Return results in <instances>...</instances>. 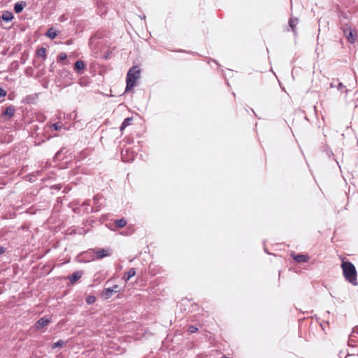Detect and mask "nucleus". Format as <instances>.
<instances>
[{
	"instance_id": "5701e85b",
	"label": "nucleus",
	"mask_w": 358,
	"mask_h": 358,
	"mask_svg": "<svg viewBox=\"0 0 358 358\" xmlns=\"http://www.w3.org/2000/svg\"><path fill=\"white\" fill-rule=\"evenodd\" d=\"M96 301V297L94 296H88L86 298V302L88 305L93 304Z\"/></svg>"
},
{
	"instance_id": "6e6552de",
	"label": "nucleus",
	"mask_w": 358,
	"mask_h": 358,
	"mask_svg": "<svg viewBox=\"0 0 358 358\" xmlns=\"http://www.w3.org/2000/svg\"><path fill=\"white\" fill-rule=\"evenodd\" d=\"M85 68V64L82 60H78L76 62L73 66V69L78 74H82Z\"/></svg>"
},
{
	"instance_id": "393cba45",
	"label": "nucleus",
	"mask_w": 358,
	"mask_h": 358,
	"mask_svg": "<svg viewBox=\"0 0 358 358\" xmlns=\"http://www.w3.org/2000/svg\"><path fill=\"white\" fill-rule=\"evenodd\" d=\"M67 59V54L66 52H61L58 57L57 63L62 62Z\"/></svg>"
},
{
	"instance_id": "473e14b6",
	"label": "nucleus",
	"mask_w": 358,
	"mask_h": 358,
	"mask_svg": "<svg viewBox=\"0 0 358 358\" xmlns=\"http://www.w3.org/2000/svg\"><path fill=\"white\" fill-rule=\"evenodd\" d=\"M35 99H36V96H35V95H33V102H34Z\"/></svg>"
},
{
	"instance_id": "39448f33",
	"label": "nucleus",
	"mask_w": 358,
	"mask_h": 358,
	"mask_svg": "<svg viewBox=\"0 0 358 358\" xmlns=\"http://www.w3.org/2000/svg\"><path fill=\"white\" fill-rule=\"evenodd\" d=\"M50 323V320L46 317L40 318L35 324L36 330H40L43 327L48 326Z\"/></svg>"
},
{
	"instance_id": "9b49d317",
	"label": "nucleus",
	"mask_w": 358,
	"mask_h": 358,
	"mask_svg": "<svg viewBox=\"0 0 358 358\" xmlns=\"http://www.w3.org/2000/svg\"><path fill=\"white\" fill-rule=\"evenodd\" d=\"M73 27H75V29H73L71 32H73L74 34H76L78 32H81L83 30V27L81 26V22L79 20H73L71 22Z\"/></svg>"
},
{
	"instance_id": "4be33fe9",
	"label": "nucleus",
	"mask_w": 358,
	"mask_h": 358,
	"mask_svg": "<svg viewBox=\"0 0 358 358\" xmlns=\"http://www.w3.org/2000/svg\"><path fill=\"white\" fill-rule=\"evenodd\" d=\"M64 149H62L61 150L58 151L56 155H55V161H58V160H60L61 159H64L65 157H62L63 155V152H64Z\"/></svg>"
},
{
	"instance_id": "b1692460",
	"label": "nucleus",
	"mask_w": 358,
	"mask_h": 358,
	"mask_svg": "<svg viewBox=\"0 0 358 358\" xmlns=\"http://www.w3.org/2000/svg\"><path fill=\"white\" fill-rule=\"evenodd\" d=\"M85 234V231L83 228L79 229L78 231H76V230L75 229H71V231L69 232V234Z\"/></svg>"
},
{
	"instance_id": "c9c22d12",
	"label": "nucleus",
	"mask_w": 358,
	"mask_h": 358,
	"mask_svg": "<svg viewBox=\"0 0 358 358\" xmlns=\"http://www.w3.org/2000/svg\"><path fill=\"white\" fill-rule=\"evenodd\" d=\"M357 355H358V353H357Z\"/></svg>"
},
{
	"instance_id": "2f4dec72",
	"label": "nucleus",
	"mask_w": 358,
	"mask_h": 358,
	"mask_svg": "<svg viewBox=\"0 0 358 358\" xmlns=\"http://www.w3.org/2000/svg\"><path fill=\"white\" fill-rule=\"evenodd\" d=\"M5 252L4 248L0 246V255L3 254Z\"/></svg>"
},
{
	"instance_id": "9d476101",
	"label": "nucleus",
	"mask_w": 358,
	"mask_h": 358,
	"mask_svg": "<svg viewBox=\"0 0 358 358\" xmlns=\"http://www.w3.org/2000/svg\"><path fill=\"white\" fill-rule=\"evenodd\" d=\"M292 258L298 263L306 262L309 259V257L306 255L297 254L292 255Z\"/></svg>"
},
{
	"instance_id": "ddd939ff",
	"label": "nucleus",
	"mask_w": 358,
	"mask_h": 358,
	"mask_svg": "<svg viewBox=\"0 0 358 358\" xmlns=\"http://www.w3.org/2000/svg\"><path fill=\"white\" fill-rule=\"evenodd\" d=\"M1 18L3 21L10 22L13 19V15L11 12L5 10L2 13Z\"/></svg>"
},
{
	"instance_id": "dca6fc26",
	"label": "nucleus",
	"mask_w": 358,
	"mask_h": 358,
	"mask_svg": "<svg viewBox=\"0 0 358 358\" xmlns=\"http://www.w3.org/2000/svg\"><path fill=\"white\" fill-rule=\"evenodd\" d=\"M133 119L132 117H127L125 118L123 121V122L121 124L120 130L122 131L127 126L130 125L131 124Z\"/></svg>"
},
{
	"instance_id": "f257e3e1",
	"label": "nucleus",
	"mask_w": 358,
	"mask_h": 358,
	"mask_svg": "<svg viewBox=\"0 0 358 358\" xmlns=\"http://www.w3.org/2000/svg\"><path fill=\"white\" fill-rule=\"evenodd\" d=\"M341 268L345 279L354 286L358 285L357 272L355 265L348 260L342 259Z\"/></svg>"
},
{
	"instance_id": "f03ea898",
	"label": "nucleus",
	"mask_w": 358,
	"mask_h": 358,
	"mask_svg": "<svg viewBox=\"0 0 358 358\" xmlns=\"http://www.w3.org/2000/svg\"><path fill=\"white\" fill-rule=\"evenodd\" d=\"M141 69L138 66H132L127 74V85L125 88V92L132 89L135 85L136 81L140 78Z\"/></svg>"
},
{
	"instance_id": "a211bd4d",
	"label": "nucleus",
	"mask_w": 358,
	"mask_h": 358,
	"mask_svg": "<svg viewBox=\"0 0 358 358\" xmlns=\"http://www.w3.org/2000/svg\"><path fill=\"white\" fill-rule=\"evenodd\" d=\"M127 222L124 218L116 220L115 221V224L116 227H117L119 228H122V227H125L127 225Z\"/></svg>"
},
{
	"instance_id": "a878e982",
	"label": "nucleus",
	"mask_w": 358,
	"mask_h": 358,
	"mask_svg": "<svg viewBox=\"0 0 358 358\" xmlns=\"http://www.w3.org/2000/svg\"><path fill=\"white\" fill-rule=\"evenodd\" d=\"M64 344V342L62 340H59L56 343H52V348L55 349L58 347H62Z\"/></svg>"
},
{
	"instance_id": "412c9836",
	"label": "nucleus",
	"mask_w": 358,
	"mask_h": 358,
	"mask_svg": "<svg viewBox=\"0 0 358 358\" xmlns=\"http://www.w3.org/2000/svg\"><path fill=\"white\" fill-rule=\"evenodd\" d=\"M298 21L297 18H291L289 21V25L293 31H294V29L298 24Z\"/></svg>"
},
{
	"instance_id": "0eeeda50",
	"label": "nucleus",
	"mask_w": 358,
	"mask_h": 358,
	"mask_svg": "<svg viewBox=\"0 0 358 358\" xmlns=\"http://www.w3.org/2000/svg\"><path fill=\"white\" fill-rule=\"evenodd\" d=\"M358 335V328L355 327L353 329L352 331L351 332L348 341V345L350 347H354V343H355V338H357Z\"/></svg>"
},
{
	"instance_id": "aec40b11",
	"label": "nucleus",
	"mask_w": 358,
	"mask_h": 358,
	"mask_svg": "<svg viewBox=\"0 0 358 358\" xmlns=\"http://www.w3.org/2000/svg\"><path fill=\"white\" fill-rule=\"evenodd\" d=\"M24 8V4L22 3H17L14 6V10L16 13H20Z\"/></svg>"
},
{
	"instance_id": "2eb2a0df",
	"label": "nucleus",
	"mask_w": 358,
	"mask_h": 358,
	"mask_svg": "<svg viewBox=\"0 0 358 358\" xmlns=\"http://www.w3.org/2000/svg\"><path fill=\"white\" fill-rule=\"evenodd\" d=\"M345 35L350 43H354L356 39V36L353 34L352 31H345Z\"/></svg>"
},
{
	"instance_id": "f8f14e48",
	"label": "nucleus",
	"mask_w": 358,
	"mask_h": 358,
	"mask_svg": "<svg viewBox=\"0 0 358 358\" xmlns=\"http://www.w3.org/2000/svg\"><path fill=\"white\" fill-rule=\"evenodd\" d=\"M136 268H130L127 273H124V276H123V280L124 281H128L129 280V279L131 278H132L133 276H134L136 275Z\"/></svg>"
},
{
	"instance_id": "bb28decb",
	"label": "nucleus",
	"mask_w": 358,
	"mask_h": 358,
	"mask_svg": "<svg viewBox=\"0 0 358 358\" xmlns=\"http://www.w3.org/2000/svg\"><path fill=\"white\" fill-rule=\"evenodd\" d=\"M51 128H52L54 130H59L62 128V124L59 122H57L52 124Z\"/></svg>"
},
{
	"instance_id": "4468645a",
	"label": "nucleus",
	"mask_w": 358,
	"mask_h": 358,
	"mask_svg": "<svg viewBox=\"0 0 358 358\" xmlns=\"http://www.w3.org/2000/svg\"><path fill=\"white\" fill-rule=\"evenodd\" d=\"M15 112V109L14 106H9L5 109V110L3 112V115H8L9 117H11L14 115Z\"/></svg>"
},
{
	"instance_id": "f704fd0d",
	"label": "nucleus",
	"mask_w": 358,
	"mask_h": 358,
	"mask_svg": "<svg viewBox=\"0 0 358 358\" xmlns=\"http://www.w3.org/2000/svg\"><path fill=\"white\" fill-rule=\"evenodd\" d=\"M357 339H358V336H357Z\"/></svg>"
},
{
	"instance_id": "c756f323",
	"label": "nucleus",
	"mask_w": 358,
	"mask_h": 358,
	"mask_svg": "<svg viewBox=\"0 0 358 358\" xmlns=\"http://www.w3.org/2000/svg\"><path fill=\"white\" fill-rule=\"evenodd\" d=\"M338 90H341L345 87L342 83H339L336 86H335Z\"/></svg>"
},
{
	"instance_id": "f3484780",
	"label": "nucleus",
	"mask_w": 358,
	"mask_h": 358,
	"mask_svg": "<svg viewBox=\"0 0 358 358\" xmlns=\"http://www.w3.org/2000/svg\"><path fill=\"white\" fill-rule=\"evenodd\" d=\"M36 55L38 57H42L43 59H45L46 57V49L43 47L40 48L36 51Z\"/></svg>"
},
{
	"instance_id": "cd10ccee",
	"label": "nucleus",
	"mask_w": 358,
	"mask_h": 358,
	"mask_svg": "<svg viewBox=\"0 0 358 358\" xmlns=\"http://www.w3.org/2000/svg\"><path fill=\"white\" fill-rule=\"evenodd\" d=\"M198 330V328L194 326H189L188 327V331L191 334L195 333Z\"/></svg>"
},
{
	"instance_id": "c85d7f7f",
	"label": "nucleus",
	"mask_w": 358,
	"mask_h": 358,
	"mask_svg": "<svg viewBox=\"0 0 358 358\" xmlns=\"http://www.w3.org/2000/svg\"><path fill=\"white\" fill-rule=\"evenodd\" d=\"M6 95V91L0 87V98L4 97Z\"/></svg>"
},
{
	"instance_id": "20e7f679",
	"label": "nucleus",
	"mask_w": 358,
	"mask_h": 358,
	"mask_svg": "<svg viewBox=\"0 0 358 358\" xmlns=\"http://www.w3.org/2000/svg\"><path fill=\"white\" fill-rule=\"evenodd\" d=\"M119 292V285H114L112 287L104 288L101 294V296L104 299H110L114 293Z\"/></svg>"
},
{
	"instance_id": "1a4fd4ad",
	"label": "nucleus",
	"mask_w": 358,
	"mask_h": 358,
	"mask_svg": "<svg viewBox=\"0 0 358 358\" xmlns=\"http://www.w3.org/2000/svg\"><path fill=\"white\" fill-rule=\"evenodd\" d=\"M110 254H111V252H110V249H103H103H99V250H96V252L97 259H102L103 257H108L110 255Z\"/></svg>"
},
{
	"instance_id": "7ed1b4c3",
	"label": "nucleus",
	"mask_w": 358,
	"mask_h": 358,
	"mask_svg": "<svg viewBox=\"0 0 358 358\" xmlns=\"http://www.w3.org/2000/svg\"><path fill=\"white\" fill-rule=\"evenodd\" d=\"M69 208H71L73 212L79 215H84L94 211V207H90L88 201H83L81 204L78 202L76 203H71L69 204Z\"/></svg>"
},
{
	"instance_id": "423d86ee",
	"label": "nucleus",
	"mask_w": 358,
	"mask_h": 358,
	"mask_svg": "<svg viewBox=\"0 0 358 358\" xmlns=\"http://www.w3.org/2000/svg\"><path fill=\"white\" fill-rule=\"evenodd\" d=\"M83 271H76L73 272L71 275H69V281L71 284H74L83 276Z\"/></svg>"
},
{
	"instance_id": "6ab92c4d",
	"label": "nucleus",
	"mask_w": 358,
	"mask_h": 358,
	"mask_svg": "<svg viewBox=\"0 0 358 358\" xmlns=\"http://www.w3.org/2000/svg\"><path fill=\"white\" fill-rule=\"evenodd\" d=\"M45 35L49 37L51 39L55 38L57 36V33L56 30H55L53 28H50Z\"/></svg>"
},
{
	"instance_id": "7c9ffc66",
	"label": "nucleus",
	"mask_w": 358,
	"mask_h": 358,
	"mask_svg": "<svg viewBox=\"0 0 358 358\" xmlns=\"http://www.w3.org/2000/svg\"><path fill=\"white\" fill-rule=\"evenodd\" d=\"M101 199V198H100V197H99V196H98V195H96V196H94L93 200H94V203H95L96 205V204L98 205V203H99V199Z\"/></svg>"
},
{
	"instance_id": "72a5a7b5",
	"label": "nucleus",
	"mask_w": 358,
	"mask_h": 358,
	"mask_svg": "<svg viewBox=\"0 0 358 358\" xmlns=\"http://www.w3.org/2000/svg\"><path fill=\"white\" fill-rule=\"evenodd\" d=\"M331 87H334V85H333V83H331Z\"/></svg>"
}]
</instances>
